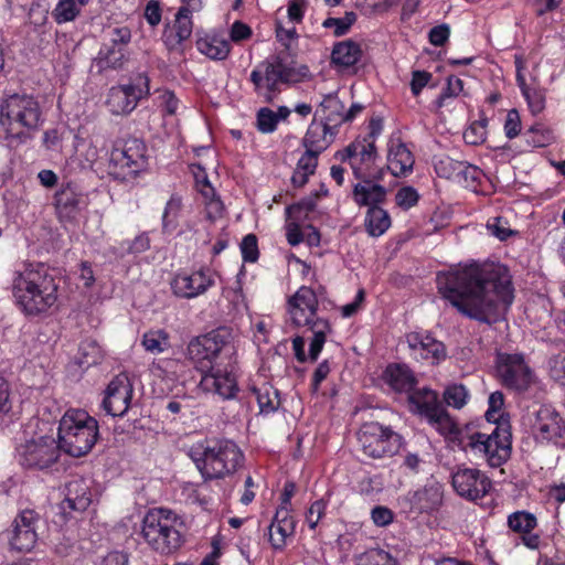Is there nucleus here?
Here are the masks:
<instances>
[{
  "label": "nucleus",
  "mask_w": 565,
  "mask_h": 565,
  "mask_svg": "<svg viewBox=\"0 0 565 565\" xmlns=\"http://www.w3.org/2000/svg\"><path fill=\"white\" fill-rule=\"evenodd\" d=\"M436 284L458 312L487 324L497 322L514 299L508 268L495 263H473L438 273Z\"/></svg>",
  "instance_id": "f257e3e1"
},
{
  "label": "nucleus",
  "mask_w": 565,
  "mask_h": 565,
  "mask_svg": "<svg viewBox=\"0 0 565 565\" xmlns=\"http://www.w3.org/2000/svg\"><path fill=\"white\" fill-rule=\"evenodd\" d=\"M57 291L58 284L43 265L24 264L12 275V298L26 316L47 312L57 301Z\"/></svg>",
  "instance_id": "f03ea898"
},
{
  "label": "nucleus",
  "mask_w": 565,
  "mask_h": 565,
  "mask_svg": "<svg viewBox=\"0 0 565 565\" xmlns=\"http://www.w3.org/2000/svg\"><path fill=\"white\" fill-rule=\"evenodd\" d=\"M190 456L204 480L233 475L244 461L243 451L230 439L206 440L193 447Z\"/></svg>",
  "instance_id": "7ed1b4c3"
},
{
  "label": "nucleus",
  "mask_w": 565,
  "mask_h": 565,
  "mask_svg": "<svg viewBox=\"0 0 565 565\" xmlns=\"http://www.w3.org/2000/svg\"><path fill=\"white\" fill-rule=\"evenodd\" d=\"M319 301L312 288L301 286L288 298L287 311L290 321L296 327H307L313 337L309 344L311 361H316L326 343L327 334L331 332V326L324 318L317 316Z\"/></svg>",
  "instance_id": "20e7f679"
},
{
  "label": "nucleus",
  "mask_w": 565,
  "mask_h": 565,
  "mask_svg": "<svg viewBox=\"0 0 565 565\" xmlns=\"http://www.w3.org/2000/svg\"><path fill=\"white\" fill-rule=\"evenodd\" d=\"M183 520L172 510L154 508L142 520L141 536L157 553L169 555L183 543Z\"/></svg>",
  "instance_id": "39448f33"
},
{
  "label": "nucleus",
  "mask_w": 565,
  "mask_h": 565,
  "mask_svg": "<svg viewBox=\"0 0 565 565\" xmlns=\"http://www.w3.org/2000/svg\"><path fill=\"white\" fill-rule=\"evenodd\" d=\"M309 70L306 65L295 67L294 61L278 54L260 62L249 75L254 92L265 102L271 103L280 93V85L299 83L307 76Z\"/></svg>",
  "instance_id": "423d86ee"
},
{
  "label": "nucleus",
  "mask_w": 565,
  "mask_h": 565,
  "mask_svg": "<svg viewBox=\"0 0 565 565\" xmlns=\"http://www.w3.org/2000/svg\"><path fill=\"white\" fill-rule=\"evenodd\" d=\"M98 438V423L82 409L67 411L58 425V447L72 457L88 454Z\"/></svg>",
  "instance_id": "0eeeda50"
},
{
  "label": "nucleus",
  "mask_w": 565,
  "mask_h": 565,
  "mask_svg": "<svg viewBox=\"0 0 565 565\" xmlns=\"http://www.w3.org/2000/svg\"><path fill=\"white\" fill-rule=\"evenodd\" d=\"M235 353L233 332L225 327L191 339L185 349L188 361L200 374L217 366L221 356L232 359Z\"/></svg>",
  "instance_id": "6e6552de"
},
{
  "label": "nucleus",
  "mask_w": 565,
  "mask_h": 565,
  "mask_svg": "<svg viewBox=\"0 0 565 565\" xmlns=\"http://www.w3.org/2000/svg\"><path fill=\"white\" fill-rule=\"evenodd\" d=\"M3 124L14 138H33L39 131L43 119L38 100L29 95L13 94L8 96L0 106Z\"/></svg>",
  "instance_id": "1a4fd4ad"
},
{
  "label": "nucleus",
  "mask_w": 565,
  "mask_h": 565,
  "mask_svg": "<svg viewBox=\"0 0 565 565\" xmlns=\"http://www.w3.org/2000/svg\"><path fill=\"white\" fill-rule=\"evenodd\" d=\"M463 443L466 451L484 459L492 468L502 466L511 456V434L500 425L491 434L473 433Z\"/></svg>",
  "instance_id": "9d476101"
},
{
  "label": "nucleus",
  "mask_w": 565,
  "mask_h": 565,
  "mask_svg": "<svg viewBox=\"0 0 565 565\" xmlns=\"http://www.w3.org/2000/svg\"><path fill=\"white\" fill-rule=\"evenodd\" d=\"M408 402L412 409L425 418L428 425L438 431L441 436H450L457 433V426L449 413L439 401L438 394L428 388L423 387L413 391L408 395Z\"/></svg>",
  "instance_id": "9b49d317"
},
{
  "label": "nucleus",
  "mask_w": 565,
  "mask_h": 565,
  "mask_svg": "<svg viewBox=\"0 0 565 565\" xmlns=\"http://www.w3.org/2000/svg\"><path fill=\"white\" fill-rule=\"evenodd\" d=\"M358 441L363 454L372 459H385L395 456L403 438L391 427L377 422L365 423L358 431Z\"/></svg>",
  "instance_id": "f8f14e48"
},
{
  "label": "nucleus",
  "mask_w": 565,
  "mask_h": 565,
  "mask_svg": "<svg viewBox=\"0 0 565 565\" xmlns=\"http://www.w3.org/2000/svg\"><path fill=\"white\" fill-rule=\"evenodd\" d=\"M529 426L536 444L565 448V417L552 405H540L530 413Z\"/></svg>",
  "instance_id": "ddd939ff"
},
{
  "label": "nucleus",
  "mask_w": 565,
  "mask_h": 565,
  "mask_svg": "<svg viewBox=\"0 0 565 565\" xmlns=\"http://www.w3.org/2000/svg\"><path fill=\"white\" fill-rule=\"evenodd\" d=\"M495 371L501 385L516 393L526 392L535 381L534 371L521 353H498Z\"/></svg>",
  "instance_id": "4468645a"
},
{
  "label": "nucleus",
  "mask_w": 565,
  "mask_h": 565,
  "mask_svg": "<svg viewBox=\"0 0 565 565\" xmlns=\"http://www.w3.org/2000/svg\"><path fill=\"white\" fill-rule=\"evenodd\" d=\"M147 143H119L109 156L108 172L115 179L136 177L148 166Z\"/></svg>",
  "instance_id": "2eb2a0df"
},
{
  "label": "nucleus",
  "mask_w": 565,
  "mask_h": 565,
  "mask_svg": "<svg viewBox=\"0 0 565 565\" xmlns=\"http://www.w3.org/2000/svg\"><path fill=\"white\" fill-rule=\"evenodd\" d=\"M150 95V78L138 74L132 83L113 86L107 96V107L114 115H129L141 99Z\"/></svg>",
  "instance_id": "dca6fc26"
},
{
  "label": "nucleus",
  "mask_w": 565,
  "mask_h": 565,
  "mask_svg": "<svg viewBox=\"0 0 565 565\" xmlns=\"http://www.w3.org/2000/svg\"><path fill=\"white\" fill-rule=\"evenodd\" d=\"M17 451L21 466L43 470L57 461L61 449L53 437L41 436L20 445Z\"/></svg>",
  "instance_id": "f3484780"
},
{
  "label": "nucleus",
  "mask_w": 565,
  "mask_h": 565,
  "mask_svg": "<svg viewBox=\"0 0 565 565\" xmlns=\"http://www.w3.org/2000/svg\"><path fill=\"white\" fill-rule=\"evenodd\" d=\"M198 388L204 394H213L223 401L234 399L239 391L237 375L231 364L217 365L201 373Z\"/></svg>",
  "instance_id": "a211bd4d"
},
{
  "label": "nucleus",
  "mask_w": 565,
  "mask_h": 565,
  "mask_svg": "<svg viewBox=\"0 0 565 565\" xmlns=\"http://www.w3.org/2000/svg\"><path fill=\"white\" fill-rule=\"evenodd\" d=\"M451 484L458 495L473 502L484 498L492 489V481L484 472L467 467H459L452 472Z\"/></svg>",
  "instance_id": "6ab92c4d"
},
{
  "label": "nucleus",
  "mask_w": 565,
  "mask_h": 565,
  "mask_svg": "<svg viewBox=\"0 0 565 565\" xmlns=\"http://www.w3.org/2000/svg\"><path fill=\"white\" fill-rule=\"evenodd\" d=\"M335 157L349 162L355 178H380L375 170L379 156L374 143H349Z\"/></svg>",
  "instance_id": "aec40b11"
},
{
  "label": "nucleus",
  "mask_w": 565,
  "mask_h": 565,
  "mask_svg": "<svg viewBox=\"0 0 565 565\" xmlns=\"http://www.w3.org/2000/svg\"><path fill=\"white\" fill-rule=\"evenodd\" d=\"M214 277L215 273L209 267H201L192 273H178L171 280V288L177 297L192 299L214 286Z\"/></svg>",
  "instance_id": "412c9836"
},
{
  "label": "nucleus",
  "mask_w": 565,
  "mask_h": 565,
  "mask_svg": "<svg viewBox=\"0 0 565 565\" xmlns=\"http://www.w3.org/2000/svg\"><path fill=\"white\" fill-rule=\"evenodd\" d=\"M40 515L31 509L22 510L13 520L9 531V543L13 550L30 552L38 541Z\"/></svg>",
  "instance_id": "4be33fe9"
},
{
  "label": "nucleus",
  "mask_w": 565,
  "mask_h": 565,
  "mask_svg": "<svg viewBox=\"0 0 565 565\" xmlns=\"http://www.w3.org/2000/svg\"><path fill=\"white\" fill-rule=\"evenodd\" d=\"M134 385L126 373L115 376L108 384L103 399L104 411L114 417L124 416L130 407Z\"/></svg>",
  "instance_id": "5701e85b"
},
{
  "label": "nucleus",
  "mask_w": 565,
  "mask_h": 565,
  "mask_svg": "<svg viewBox=\"0 0 565 565\" xmlns=\"http://www.w3.org/2000/svg\"><path fill=\"white\" fill-rule=\"evenodd\" d=\"M406 342L416 360H428L431 364H437L446 358L444 343L428 333L411 332L406 335Z\"/></svg>",
  "instance_id": "b1692460"
},
{
  "label": "nucleus",
  "mask_w": 565,
  "mask_h": 565,
  "mask_svg": "<svg viewBox=\"0 0 565 565\" xmlns=\"http://www.w3.org/2000/svg\"><path fill=\"white\" fill-rule=\"evenodd\" d=\"M192 13L184 8H179L174 24L172 26L167 25L162 33V41L168 51H182V44L186 41L193 30Z\"/></svg>",
  "instance_id": "393cba45"
},
{
  "label": "nucleus",
  "mask_w": 565,
  "mask_h": 565,
  "mask_svg": "<svg viewBox=\"0 0 565 565\" xmlns=\"http://www.w3.org/2000/svg\"><path fill=\"white\" fill-rule=\"evenodd\" d=\"M295 529L296 521L291 513L285 509H277L268 526V536L271 547L276 551H282L287 544V539L294 536Z\"/></svg>",
  "instance_id": "a878e982"
},
{
  "label": "nucleus",
  "mask_w": 565,
  "mask_h": 565,
  "mask_svg": "<svg viewBox=\"0 0 565 565\" xmlns=\"http://www.w3.org/2000/svg\"><path fill=\"white\" fill-rule=\"evenodd\" d=\"M508 526L511 531L521 535L523 544L536 550L540 546V535L532 533L537 526V520L534 514L526 511H515L508 516Z\"/></svg>",
  "instance_id": "bb28decb"
},
{
  "label": "nucleus",
  "mask_w": 565,
  "mask_h": 565,
  "mask_svg": "<svg viewBox=\"0 0 565 565\" xmlns=\"http://www.w3.org/2000/svg\"><path fill=\"white\" fill-rule=\"evenodd\" d=\"M65 500L66 508L84 512L92 503V491L89 482L84 478H74L65 486Z\"/></svg>",
  "instance_id": "cd10ccee"
},
{
  "label": "nucleus",
  "mask_w": 565,
  "mask_h": 565,
  "mask_svg": "<svg viewBox=\"0 0 565 565\" xmlns=\"http://www.w3.org/2000/svg\"><path fill=\"white\" fill-rule=\"evenodd\" d=\"M408 501L412 509L418 513L431 512L443 502V490L437 482L426 484L425 487L408 494Z\"/></svg>",
  "instance_id": "c85d7f7f"
},
{
  "label": "nucleus",
  "mask_w": 565,
  "mask_h": 565,
  "mask_svg": "<svg viewBox=\"0 0 565 565\" xmlns=\"http://www.w3.org/2000/svg\"><path fill=\"white\" fill-rule=\"evenodd\" d=\"M193 175L195 188L201 193L206 205V213L210 218H216L222 215L223 203L215 198V190L212 186L204 168L201 164H193Z\"/></svg>",
  "instance_id": "c756f323"
},
{
  "label": "nucleus",
  "mask_w": 565,
  "mask_h": 565,
  "mask_svg": "<svg viewBox=\"0 0 565 565\" xmlns=\"http://www.w3.org/2000/svg\"><path fill=\"white\" fill-rule=\"evenodd\" d=\"M82 193L78 188L67 182L62 184L54 194V205L60 217L72 218L79 211Z\"/></svg>",
  "instance_id": "7c9ffc66"
},
{
  "label": "nucleus",
  "mask_w": 565,
  "mask_h": 565,
  "mask_svg": "<svg viewBox=\"0 0 565 565\" xmlns=\"http://www.w3.org/2000/svg\"><path fill=\"white\" fill-rule=\"evenodd\" d=\"M353 188V200L360 206H379L386 198V189L374 182L375 178H358Z\"/></svg>",
  "instance_id": "2f4dec72"
},
{
  "label": "nucleus",
  "mask_w": 565,
  "mask_h": 565,
  "mask_svg": "<svg viewBox=\"0 0 565 565\" xmlns=\"http://www.w3.org/2000/svg\"><path fill=\"white\" fill-rule=\"evenodd\" d=\"M385 382L396 392L412 393L417 380L413 371L405 364H390L384 372Z\"/></svg>",
  "instance_id": "473e14b6"
},
{
  "label": "nucleus",
  "mask_w": 565,
  "mask_h": 565,
  "mask_svg": "<svg viewBox=\"0 0 565 565\" xmlns=\"http://www.w3.org/2000/svg\"><path fill=\"white\" fill-rule=\"evenodd\" d=\"M414 156L406 143H393L387 154V168L395 177L412 172Z\"/></svg>",
  "instance_id": "72a5a7b5"
},
{
  "label": "nucleus",
  "mask_w": 565,
  "mask_h": 565,
  "mask_svg": "<svg viewBox=\"0 0 565 565\" xmlns=\"http://www.w3.org/2000/svg\"><path fill=\"white\" fill-rule=\"evenodd\" d=\"M362 54L363 51L359 43L353 40H345L333 45L331 62L339 67L349 68L361 60Z\"/></svg>",
  "instance_id": "f704fd0d"
},
{
  "label": "nucleus",
  "mask_w": 565,
  "mask_h": 565,
  "mask_svg": "<svg viewBox=\"0 0 565 565\" xmlns=\"http://www.w3.org/2000/svg\"><path fill=\"white\" fill-rule=\"evenodd\" d=\"M196 49L200 53L215 61L225 60L231 52L230 42L216 34H206L200 38L196 41Z\"/></svg>",
  "instance_id": "c9c22d12"
},
{
  "label": "nucleus",
  "mask_w": 565,
  "mask_h": 565,
  "mask_svg": "<svg viewBox=\"0 0 565 565\" xmlns=\"http://www.w3.org/2000/svg\"><path fill=\"white\" fill-rule=\"evenodd\" d=\"M250 391L256 396L260 414L275 413L280 406L279 391L271 384L264 382L260 386H250Z\"/></svg>",
  "instance_id": "e433bc0d"
},
{
  "label": "nucleus",
  "mask_w": 565,
  "mask_h": 565,
  "mask_svg": "<svg viewBox=\"0 0 565 565\" xmlns=\"http://www.w3.org/2000/svg\"><path fill=\"white\" fill-rule=\"evenodd\" d=\"M364 226L370 236L379 237L390 228L391 217L384 209L371 206L366 212Z\"/></svg>",
  "instance_id": "4c0bfd02"
},
{
  "label": "nucleus",
  "mask_w": 565,
  "mask_h": 565,
  "mask_svg": "<svg viewBox=\"0 0 565 565\" xmlns=\"http://www.w3.org/2000/svg\"><path fill=\"white\" fill-rule=\"evenodd\" d=\"M127 61V49L103 44L99 51L102 68L119 70Z\"/></svg>",
  "instance_id": "58836bf2"
},
{
  "label": "nucleus",
  "mask_w": 565,
  "mask_h": 565,
  "mask_svg": "<svg viewBox=\"0 0 565 565\" xmlns=\"http://www.w3.org/2000/svg\"><path fill=\"white\" fill-rule=\"evenodd\" d=\"M433 166L439 178L455 181L459 175V169H462V161H457L445 154L434 156Z\"/></svg>",
  "instance_id": "ea45409f"
},
{
  "label": "nucleus",
  "mask_w": 565,
  "mask_h": 565,
  "mask_svg": "<svg viewBox=\"0 0 565 565\" xmlns=\"http://www.w3.org/2000/svg\"><path fill=\"white\" fill-rule=\"evenodd\" d=\"M152 371L161 377L174 379L185 372V364L179 359H159L152 363Z\"/></svg>",
  "instance_id": "a19ab883"
},
{
  "label": "nucleus",
  "mask_w": 565,
  "mask_h": 565,
  "mask_svg": "<svg viewBox=\"0 0 565 565\" xmlns=\"http://www.w3.org/2000/svg\"><path fill=\"white\" fill-rule=\"evenodd\" d=\"M355 565H398V562L385 550L371 548L356 556Z\"/></svg>",
  "instance_id": "79ce46f5"
},
{
  "label": "nucleus",
  "mask_w": 565,
  "mask_h": 565,
  "mask_svg": "<svg viewBox=\"0 0 565 565\" xmlns=\"http://www.w3.org/2000/svg\"><path fill=\"white\" fill-rule=\"evenodd\" d=\"M81 13L76 0H60L52 11V18L57 24L74 21Z\"/></svg>",
  "instance_id": "37998d69"
},
{
  "label": "nucleus",
  "mask_w": 565,
  "mask_h": 565,
  "mask_svg": "<svg viewBox=\"0 0 565 565\" xmlns=\"http://www.w3.org/2000/svg\"><path fill=\"white\" fill-rule=\"evenodd\" d=\"M462 169H459V175L456 177L455 181L459 185L477 192L481 183L482 171L472 164H468L462 161Z\"/></svg>",
  "instance_id": "c03bdc74"
},
{
  "label": "nucleus",
  "mask_w": 565,
  "mask_h": 565,
  "mask_svg": "<svg viewBox=\"0 0 565 565\" xmlns=\"http://www.w3.org/2000/svg\"><path fill=\"white\" fill-rule=\"evenodd\" d=\"M142 345L150 353H161L170 347L169 335L164 330H150L143 334Z\"/></svg>",
  "instance_id": "a18cd8bd"
},
{
  "label": "nucleus",
  "mask_w": 565,
  "mask_h": 565,
  "mask_svg": "<svg viewBox=\"0 0 565 565\" xmlns=\"http://www.w3.org/2000/svg\"><path fill=\"white\" fill-rule=\"evenodd\" d=\"M356 13L353 11H347L342 18H327L322 22L324 29H333L334 36L345 35L351 26L356 22Z\"/></svg>",
  "instance_id": "49530a36"
},
{
  "label": "nucleus",
  "mask_w": 565,
  "mask_h": 565,
  "mask_svg": "<svg viewBox=\"0 0 565 565\" xmlns=\"http://www.w3.org/2000/svg\"><path fill=\"white\" fill-rule=\"evenodd\" d=\"M81 363L86 366L95 365L103 359L100 345L93 339H86L79 344Z\"/></svg>",
  "instance_id": "de8ad7c7"
},
{
  "label": "nucleus",
  "mask_w": 565,
  "mask_h": 565,
  "mask_svg": "<svg viewBox=\"0 0 565 565\" xmlns=\"http://www.w3.org/2000/svg\"><path fill=\"white\" fill-rule=\"evenodd\" d=\"M316 199L313 196H308L295 204L287 206L286 215L288 218L303 222L308 218L309 214L316 210Z\"/></svg>",
  "instance_id": "09e8293b"
},
{
  "label": "nucleus",
  "mask_w": 565,
  "mask_h": 565,
  "mask_svg": "<svg viewBox=\"0 0 565 565\" xmlns=\"http://www.w3.org/2000/svg\"><path fill=\"white\" fill-rule=\"evenodd\" d=\"M469 398V392L462 384H452L446 387L444 392V401L448 406L460 409Z\"/></svg>",
  "instance_id": "8fccbe9b"
},
{
  "label": "nucleus",
  "mask_w": 565,
  "mask_h": 565,
  "mask_svg": "<svg viewBox=\"0 0 565 565\" xmlns=\"http://www.w3.org/2000/svg\"><path fill=\"white\" fill-rule=\"evenodd\" d=\"M463 90V81L454 75L447 78V84L435 100V106L440 109L447 106V100L457 97Z\"/></svg>",
  "instance_id": "3c124183"
},
{
  "label": "nucleus",
  "mask_w": 565,
  "mask_h": 565,
  "mask_svg": "<svg viewBox=\"0 0 565 565\" xmlns=\"http://www.w3.org/2000/svg\"><path fill=\"white\" fill-rule=\"evenodd\" d=\"M524 99L527 103L529 109L532 114L536 115L543 111L545 108V92L537 87H532L526 90L523 95Z\"/></svg>",
  "instance_id": "603ef678"
},
{
  "label": "nucleus",
  "mask_w": 565,
  "mask_h": 565,
  "mask_svg": "<svg viewBox=\"0 0 565 565\" xmlns=\"http://www.w3.org/2000/svg\"><path fill=\"white\" fill-rule=\"evenodd\" d=\"M131 41V31L128 26H116L108 32L107 45L127 49Z\"/></svg>",
  "instance_id": "864d4df0"
},
{
  "label": "nucleus",
  "mask_w": 565,
  "mask_h": 565,
  "mask_svg": "<svg viewBox=\"0 0 565 565\" xmlns=\"http://www.w3.org/2000/svg\"><path fill=\"white\" fill-rule=\"evenodd\" d=\"M419 194L413 186L401 188L395 195L396 204L403 210H408L417 204Z\"/></svg>",
  "instance_id": "5fc2aeb1"
},
{
  "label": "nucleus",
  "mask_w": 565,
  "mask_h": 565,
  "mask_svg": "<svg viewBox=\"0 0 565 565\" xmlns=\"http://www.w3.org/2000/svg\"><path fill=\"white\" fill-rule=\"evenodd\" d=\"M158 106L164 115L172 116L177 113L180 100L172 90H158Z\"/></svg>",
  "instance_id": "6e6d98bb"
},
{
  "label": "nucleus",
  "mask_w": 565,
  "mask_h": 565,
  "mask_svg": "<svg viewBox=\"0 0 565 565\" xmlns=\"http://www.w3.org/2000/svg\"><path fill=\"white\" fill-rule=\"evenodd\" d=\"M241 252L244 262L254 263L258 259L257 237L254 234H247L241 243Z\"/></svg>",
  "instance_id": "4d7b16f0"
},
{
  "label": "nucleus",
  "mask_w": 565,
  "mask_h": 565,
  "mask_svg": "<svg viewBox=\"0 0 565 565\" xmlns=\"http://www.w3.org/2000/svg\"><path fill=\"white\" fill-rule=\"evenodd\" d=\"M548 366L551 377L565 386V352H559L552 356L548 361Z\"/></svg>",
  "instance_id": "13d9d810"
},
{
  "label": "nucleus",
  "mask_w": 565,
  "mask_h": 565,
  "mask_svg": "<svg viewBox=\"0 0 565 565\" xmlns=\"http://www.w3.org/2000/svg\"><path fill=\"white\" fill-rule=\"evenodd\" d=\"M327 501L319 499L315 501L306 513V522L311 530H315L320 520L326 515Z\"/></svg>",
  "instance_id": "bf43d9fd"
},
{
  "label": "nucleus",
  "mask_w": 565,
  "mask_h": 565,
  "mask_svg": "<svg viewBox=\"0 0 565 565\" xmlns=\"http://www.w3.org/2000/svg\"><path fill=\"white\" fill-rule=\"evenodd\" d=\"M277 115L269 108H262L257 114V127L263 132H271L276 129Z\"/></svg>",
  "instance_id": "052dcab7"
},
{
  "label": "nucleus",
  "mask_w": 565,
  "mask_h": 565,
  "mask_svg": "<svg viewBox=\"0 0 565 565\" xmlns=\"http://www.w3.org/2000/svg\"><path fill=\"white\" fill-rule=\"evenodd\" d=\"M521 117L520 113L513 108L507 114L504 121V134L508 139H514L521 131Z\"/></svg>",
  "instance_id": "680f3d73"
},
{
  "label": "nucleus",
  "mask_w": 565,
  "mask_h": 565,
  "mask_svg": "<svg viewBox=\"0 0 565 565\" xmlns=\"http://www.w3.org/2000/svg\"><path fill=\"white\" fill-rule=\"evenodd\" d=\"M488 403H489V408L486 413V417L489 422L495 423L498 420V418L500 416V412L504 405V396L500 391H495L490 394Z\"/></svg>",
  "instance_id": "e2e57ef3"
},
{
  "label": "nucleus",
  "mask_w": 565,
  "mask_h": 565,
  "mask_svg": "<svg viewBox=\"0 0 565 565\" xmlns=\"http://www.w3.org/2000/svg\"><path fill=\"white\" fill-rule=\"evenodd\" d=\"M306 0H288L287 14L290 22L299 24L303 21L307 11Z\"/></svg>",
  "instance_id": "0e129e2a"
},
{
  "label": "nucleus",
  "mask_w": 565,
  "mask_h": 565,
  "mask_svg": "<svg viewBox=\"0 0 565 565\" xmlns=\"http://www.w3.org/2000/svg\"><path fill=\"white\" fill-rule=\"evenodd\" d=\"M450 36V26L446 23L436 25L430 29L428 40L434 46H444Z\"/></svg>",
  "instance_id": "69168bd1"
},
{
  "label": "nucleus",
  "mask_w": 565,
  "mask_h": 565,
  "mask_svg": "<svg viewBox=\"0 0 565 565\" xmlns=\"http://www.w3.org/2000/svg\"><path fill=\"white\" fill-rule=\"evenodd\" d=\"M182 206L181 199L178 195H172L166 204L163 215H162V224L163 227H167L169 223L173 222L180 212Z\"/></svg>",
  "instance_id": "338daca9"
},
{
  "label": "nucleus",
  "mask_w": 565,
  "mask_h": 565,
  "mask_svg": "<svg viewBox=\"0 0 565 565\" xmlns=\"http://www.w3.org/2000/svg\"><path fill=\"white\" fill-rule=\"evenodd\" d=\"M318 166V152L307 150L298 160L297 169L312 175Z\"/></svg>",
  "instance_id": "774afa93"
}]
</instances>
